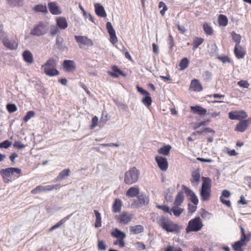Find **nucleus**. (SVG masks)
<instances>
[{"instance_id":"1","label":"nucleus","mask_w":251,"mask_h":251,"mask_svg":"<svg viewBox=\"0 0 251 251\" xmlns=\"http://www.w3.org/2000/svg\"><path fill=\"white\" fill-rule=\"evenodd\" d=\"M156 222L161 229L167 232L177 233L180 231V226L177 224L164 215L158 216Z\"/></svg>"},{"instance_id":"2","label":"nucleus","mask_w":251,"mask_h":251,"mask_svg":"<svg viewBox=\"0 0 251 251\" xmlns=\"http://www.w3.org/2000/svg\"><path fill=\"white\" fill-rule=\"evenodd\" d=\"M3 182L8 183L12 179L15 180L22 175V170L19 168L9 167L0 171Z\"/></svg>"},{"instance_id":"3","label":"nucleus","mask_w":251,"mask_h":251,"mask_svg":"<svg viewBox=\"0 0 251 251\" xmlns=\"http://www.w3.org/2000/svg\"><path fill=\"white\" fill-rule=\"evenodd\" d=\"M240 228L241 230L240 240L235 242L232 245V247L235 251H244L243 247L247 246L251 238V232L246 234L245 230L242 226H240Z\"/></svg>"},{"instance_id":"4","label":"nucleus","mask_w":251,"mask_h":251,"mask_svg":"<svg viewBox=\"0 0 251 251\" xmlns=\"http://www.w3.org/2000/svg\"><path fill=\"white\" fill-rule=\"evenodd\" d=\"M202 183L200 192L203 201H208L211 197V180L209 177H202Z\"/></svg>"},{"instance_id":"5","label":"nucleus","mask_w":251,"mask_h":251,"mask_svg":"<svg viewBox=\"0 0 251 251\" xmlns=\"http://www.w3.org/2000/svg\"><path fill=\"white\" fill-rule=\"evenodd\" d=\"M56 59L50 58L42 65V68L47 75L50 76H55L59 74V72L56 69Z\"/></svg>"},{"instance_id":"6","label":"nucleus","mask_w":251,"mask_h":251,"mask_svg":"<svg viewBox=\"0 0 251 251\" xmlns=\"http://www.w3.org/2000/svg\"><path fill=\"white\" fill-rule=\"evenodd\" d=\"M139 175V171L135 167H131L125 174L124 182L127 185L133 184L138 181Z\"/></svg>"},{"instance_id":"7","label":"nucleus","mask_w":251,"mask_h":251,"mask_svg":"<svg viewBox=\"0 0 251 251\" xmlns=\"http://www.w3.org/2000/svg\"><path fill=\"white\" fill-rule=\"evenodd\" d=\"M203 226L202 220L199 216L190 220L185 228L186 233L198 232L201 229Z\"/></svg>"},{"instance_id":"8","label":"nucleus","mask_w":251,"mask_h":251,"mask_svg":"<svg viewBox=\"0 0 251 251\" xmlns=\"http://www.w3.org/2000/svg\"><path fill=\"white\" fill-rule=\"evenodd\" d=\"M111 235L117 239L113 242L114 245H118L120 248H124L125 246L124 239L126 238V235L124 232L116 228L111 232Z\"/></svg>"},{"instance_id":"9","label":"nucleus","mask_w":251,"mask_h":251,"mask_svg":"<svg viewBox=\"0 0 251 251\" xmlns=\"http://www.w3.org/2000/svg\"><path fill=\"white\" fill-rule=\"evenodd\" d=\"M61 185L59 184L46 186L38 185L31 191V193L32 194L35 195L41 192L51 191L54 189H59L61 188Z\"/></svg>"},{"instance_id":"10","label":"nucleus","mask_w":251,"mask_h":251,"mask_svg":"<svg viewBox=\"0 0 251 251\" xmlns=\"http://www.w3.org/2000/svg\"><path fill=\"white\" fill-rule=\"evenodd\" d=\"M133 215L126 211H123L114 216L117 222L123 225H127L132 219Z\"/></svg>"},{"instance_id":"11","label":"nucleus","mask_w":251,"mask_h":251,"mask_svg":"<svg viewBox=\"0 0 251 251\" xmlns=\"http://www.w3.org/2000/svg\"><path fill=\"white\" fill-rule=\"evenodd\" d=\"M47 32L46 25L44 23L40 22L35 25L30 32V34L34 36H40Z\"/></svg>"},{"instance_id":"12","label":"nucleus","mask_w":251,"mask_h":251,"mask_svg":"<svg viewBox=\"0 0 251 251\" xmlns=\"http://www.w3.org/2000/svg\"><path fill=\"white\" fill-rule=\"evenodd\" d=\"M75 39L80 48H82L84 46L88 47L93 46V42L92 40L86 36L75 35Z\"/></svg>"},{"instance_id":"13","label":"nucleus","mask_w":251,"mask_h":251,"mask_svg":"<svg viewBox=\"0 0 251 251\" xmlns=\"http://www.w3.org/2000/svg\"><path fill=\"white\" fill-rule=\"evenodd\" d=\"M136 89L138 92H139L142 95L145 96V97L143 98L142 100L143 103H144V104L147 107H149L152 103V100L150 96V93L138 85L136 86Z\"/></svg>"},{"instance_id":"14","label":"nucleus","mask_w":251,"mask_h":251,"mask_svg":"<svg viewBox=\"0 0 251 251\" xmlns=\"http://www.w3.org/2000/svg\"><path fill=\"white\" fill-rule=\"evenodd\" d=\"M228 117L230 120H242L248 117L247 113L244 110H236L229 112Z\"/></svg>"},{"instance_id":"15","label":"nucleus","mask_w":251,"mask_h":251,"mask_svg":"<svg viewBox=\"0 0 251 251\" xmlns=\"http://www.w3.org/2000/svg\"><path fill=\"white\" fill-rule=\"evenodd\" d=\"M251 124V117L247 119H243L240 121V122L236 125L234 130L237 132H243L245 131L248 127Z\"/></svg>"},{"instance_id":"16","label":"nucleus","mask_w":251,"mask_h":251,"mask_svg":"<svg viewBox=\"0 0 251 251\" xmlns=\"http://www.w3.org/2000/svg\"><path fill=\"white\" fill-rule=\"evenodd\" d=\"M155 160L161 171H166L168 169L169 164L166 157L157 155L155 157Z\"/></svg>"},{"instance_id":"17","label":"nucleus","mask_w":251,"mask_h":251,"mask_svg":"<svg viewBox=\"0 0 251 251\" xmlns=\"http://www.w3.org/2000/svg\"><path fill=\"white\" fill-rule=\"evenodd\" d=\"M106 29L110 36L109 41L112 44L117 43L118 39L116 35V32L111 23L108 22L106 23Z\"/></svg>"},{"instance_id":"18","label":"nucleus","mask_w":251,"mask_h":251,"mask_svg":"<svg viewBox=\"0 0 251 251\" xmlns=\"http://www.w3.org/2000/svg\"><path fill=\"white\" fill-rule=\"evenodd\" d=\"M233 52L237 59H243L246 54V49L240 45H235Z\"/></svg>"},{"instance_id":"19","label":"nucleus","mask_w":251,"mask_h":251,"mask_svg":"<svg viewBox=\"0 0 251 251\" xmlns=\"http://www.w3.org/2000/svg\"><path fill=\"white\" fill-rule=\"evenodd\" d=\"M62 67L65 72L69 73L75 71L76 69L75 61L71 60H64L63 62Z\"/></svg>"},{"instance_id":"20","label":"nucleus","mask_w":251,"mask_h":251,"mask_svg":"<svg viewBox=\"0 0 251 251\" xmlns=\"http://www.w3.org/2000/svg\"><path fill=\"white\" fill-rule=\"evenodd\" d=\"M183 188L186 196L190 197L191 201L193 204L197 205L199 200L196 194L190 189L184 185H183Z\"/></svg>"},{"instance_id":"21","label":"nucleus","mask_w":251,"mask_h":251,"mask_svg":"<svg viewBox=\"0 0 251 251\" xmlns=\"http://www.w3.org/2000/svg\"><path fill=\"white\" fill-rule=\"evenodd\" d=\"M48 8L50 12L52 15H60L62 13V11L58 5V3L56 1L49 2Z\"/></svg>"},{"instance_id":"22","label":"nucleus","mask_w":251,"mask_h":251,"mask_svg":"<svg viewBox=\"0 0 251 251\" xmlns=\"http://www.w3.org/2000/svg\"><path fill=\"white\" fill-rule=\"evenodd\" d=\"M230 196V193L227 190H224L222 192V195L220 198L221 202L228 207H230L231 202L229 200H226L224 198H228Z\"/></svg>"},{"instance_id":"23","label":"nucleus","mask_w":251,"mask_h":251,"mask_svg":"<svg viewBox=\"0 0 251 251\" xmlns=\"http://www.w3.org/2000/svg\"><path fill=\"white\" fill-rule=\"evenodd\" d=\"M190 111L193 114H198L200 116L205 115L207 113L206 109L200 105L191 106Z\"/></svg>"},{"instance_id":"24","label":"nucleus","mask_w":251,"mask_h":251,"mask_svg":"<svg viewBox=\"0 0 251 251\" xmlns=\"http://www.w3.org/2000/svg\"><path fill=\"white\" fill-rule=\"evenodd\" d=\"M2 43L7 49L10 50H15L17 48L18 44L15 41H9L7 38L2 39Z\"/></svg>"},{"instance_id":"25","label":"nucleus","mask_w":251,"mask_h":251,"mask_svg":"<svg viewBox=\"0 0 251 251\" xmlns=\"http://www.w3.org/2000/svg\"><path fill=\"white\" fill-rule=\"evenodd\" d=\"M201 179V175L200 173L197 171H194L192 173V177L190 179L191 184L194 186H197Z\"/></svg>"},{"instance_id":"26","label":"nucleus","mask_w":251,"mask_h":251,"mask_svg":"<svg viewBox=\"0 0 251 251\" xmlns=\"http://www.w3.org/2000/svg\"><path fill=\"white\" fill-rule=\"evenodd\" d=\"M123 203L122 201L118 198L116 199L112 204V210L114 213H119L121 212Z\"/></svg>"},{"instance_id":"27","label":"nucleus","mask_w":251,"mask_h":251,"mask_svg":"<svg viewBox=\"0 0 251 251\" xmlns=\"http://www.w3.org/2000/svg\"><path fill=\"white\" fill-rule=\"evenodd\" d=\"M140 189L138 186H135L129 188L126 192V196L129 198H133L139 194Z\"/></svg>"},{"instance_id":"28","label":"nucleus","mask_w":251,"mask_h":251,"mask_svg":"<svg viewBox=\"0 0 251 251\" xmlns=\"http://www.w3.org/2000/svg\"><path fill=\"white\" fill-rule=\"evenodd\" d=\"M57 26L61 29H65L68 26L66 19L63 17H59L56 19Z\"/></svg>"},{"instance_id":"29","label":"nucleus","mask_w":251,"mask_h":251,"mask_svg":"<svg viewBox=\"0 0 251 251\" xmlns=\"http://www.w3.org/2000/svg\"><path fill=\"white\" fill-rule=\"evenodd\" d=\"M190 89L193 91L200 92L202 90V87L198 79H193L190 84Z\"/></svg>"},{"instance_id":"30","label":"nucleus","mask_w":251,"mask_h":251,"mask_svg":"<svg viewBox=\"0 0 251 251\" xmlns=\"http://www.w3.org/2000/svg\"><path fill=\"white\" fill-rule=\"evenodd\" d=\"M112 71L110 72L113 77H119L120 76H126L125 72L121 70L117 66H113L111 68Z\"/></svg>"},{"instance_id":"31","label":"nucleus","mask_w":251,"mask_h":251,"mask_svg":"<svg viewBox=\"0 0 251 251\" xmlns=\"http://www.w3.org/2000/svg\"><path fill=\"white\" fill-rule=\"evenodd\" d=\"M95 12L96 14L100 17H105L106 13L103 7L99 3H96L94 5Z\"/></svg>"},{"instance_id":"32","label":"nucleus","mask_w":251,"mask_h":251,"mask_svg":"<svg viewBox=\"0 0 251 251\" xmlns=\"http://www.w3.org/2000/svg\"><path fill=\"white\" fill-rule=\"evenodd\" d=\"M23 57L25 61L28 64H32L34 62L33 56L29 50H25L23 53Z\"/></svg>"},{"instance_id":"33","label":"nucleus","mask_w":251,"mask_h":251,"mask_svg":"<svg viewBox=\"0 0 251 251\" xmlns=\"http://www.w3.org/2000/svg\"><path fill=\"white\" fill-rule=\"evenodd\" d=\"M71 174V171L69 169H65L61 171L55 178V181H59L65 179Z\"/></svg>"},{"instance_id":"34","label":"nucleus","mask_w":251,"mask_h":251,"mask_svg":"<svg viewBox=\"0 0 251 251\" xmlns=\"http://www.w3.org/2000/svg\"><path fill=\"white\" fill-rule=\"evenodd\" d=\"M129 231L131 234H137L144 231V227L143 226L138 225L129 227Z\"/></svg>"},{"instance_id":"35","label":"nucleus","mask_w":251,"mask_h":251,"mask_svg":"<svg viewBox=\"0 0 251 251\" xmlns=\"http://www.w3.org/2000/svg\"><path fill=\"white\" fill-rule=\"evenodd\" d=\"M184 199V196L182 192H179L176 195L175 201L174 202V205L175 206L178 207L183 202Z\"/></svg>"},{"instance_id":"36","label":"nucleus","mask_w":251,"mask_h":251,"mask_svg":"<svg viewBox=\"0 0 251 251\" xmlns=\"http://www.w3.org/2000/svg\"><path fill=\"white\" fill-rule=\"evenodd\" d=\"M204 42V39L201 37H196L193 39L191 45L192 50H195Z\"/></svg>"},{"instance_id":"37","label":"nucleus","mask_w":251,"mask_h":251,"mask_svg":"<svg viewBox=\"0 0 251 251\" xmlns=\"http://www.w3.org/2000/svg\"><path fill=\"white\" fill-rule=\"evenodd\" d=\"M228 19L227 17L223 14H220L218 17V23L220 26L225 27L228 24Z\"/></svg>"},{"instance_id":"38","label":"nucleus","mask_w":251,"mask_h":251,"mask_svg":"<svg viewBox=\"0 0 251 251\" xmlns=\"http://www.w3.org/2000/svg\"><path fill=\"white\" fill-rule=\"evenodd\" d=\"M145 201L142 196H138L137 199L135 200L131 204V206L135 207H140L145 204Z\"/></svg>"},{"instance_id":"39","label":"nucleus","mask_w":251,"mask_h":251,"mask_svg":"<svg viewBox=\"0 0 251 251\" xmlns=\"http://www.w3.org/2000/svg\"><path fill=\"white\" fill-rule=\"evenodd\" d=\"M33 10L36 12H41L44 14L48 13L46 5L42 4L36 5L33 8Z\"/></svg>"},{"instance_id":"40","label":"nucleus","mask_w":251,"mask_h":251,"mask_svg":"<svg viewBox=\"0 0 251 251\" xmlns=\"http://www.w3.org/2000/svg\"><path fill=\"white\" fill-rule=\"evenodd\" d=\"M171 148L172 147L170 145H165L159 149L157 151L159 154H163L164 155H168L170 154Z\"/></svg>"},{"instance_id":"41","label":"nucleus","mask_w":251,"mask_h":251,"mask_svg":"<svg viewBox=\"0 0 251 251\" xmlns=\"http://www.w3.org/2000/svg\"><path fill=\"white\" fill-rule=\"evenodd\" d=\"M202 27L206 35H212L213 34V29L209 24L207 23H203Z\"/></svg>"},{"instance_id":"42","label":"nucleus","mask_w":251,"mask_h":251,"mask_svg":"<svg viewBox=\"0 0 251 251\" xmlns=\"http://www.w3.org/2000/svg\"><path fill=\"white\" fill-rule=\"evenodd\" d=\"M94 212L96 218L95 226L96 227H100L101 226V217L100 213L96 210H94Z\"/></svg>"},{"instance_id":"43","label":"nucleus","mask_w":251,"mask_h":251,"mask_svg":"<svg viewBox=\"0 0 251 251\" xmlns=\"http://www.w3.org/2000/svg\"><path fill=\"white\" fill-rule=\"evenodd\" d=\"M233 41L235 42V45H240L242 38L240 34H237L235 31H232L231 33Z\"/></svg>"},{"instance_id":"44","label":"nucleus","mask_w":251,"mask_h":251,"mask_svg":"<svg viewBox=\"0 0 251 251\" xmlns=\"http://www.w3.org/2000/svg\"><path fill=\"white\" fill-rule=\"evenodd\" d=\"M183 209L178 208V207L174 206L171 209V212H173L174 215L176 217H179L183 212Z\"/></svg>"},{"instance_id":"45","label":"nucleus","mask_w":251,"mask_h":251,"mask_svg":"<svg viewBox=\"0 0 251 251\" xmlns=\"http://www.w3.org/2000/svg\"><path fill=\"white\" fill-rule=\"evenodd\" d=\"M7 3L10 6H19L23 4L22 0H6Z\"/></svg>"},{"instance_id":"46","label":"nucleus","mask_w":251,"mask_h":251,"mask_svg":"<svg viewBox=\"0 0 251 251\" xmlns=\"http://www.w3.org/2000/svg\"><path fill=\"white\" fill-rule=\"evenodd\" d=\"M189 63V61L188 58L184 57L180 61L179 66L181 70H184L188 67Z\"/></svg>"},{"instance_id":"47","label":"nucleus","mask_w":251,"mask_h":251,"mask_svg":"<svg viewBox=\"0 0 251 251\" xmlns=\"http://www.w3.org/2000/svg\"><path fill=\"white\" fill-rule=\"evenodd\" d=\"M158 7L159 8H163V9L160 10V14L163 16L165 15L166 11L168 10V8L166 4L163 1H160L159 3Z\"/></svg>"},{"instance_id":"48","label":"nucleus","mask_w":251,"mask_h":251,"mask_svg":"<svg viewBox=\"0 0 251 251\" xmlns=\"http://www.w3.org/2000/svg\"><path fill=\"white\" fill-rule=\"evenodd\" d=\"M98 249L100 251H104L106 249V246L103 240H99L98 241Z\"/></svg>"},{"instance_id":"49","label":"nucleus","mask_w":251,"mask_h":251,"mask_svg":"<svg viewBox=\"0 0 251 251\" xmlns=\"http://www.w3.org/2000/svg\"><path fill=\"white\" fill-rule=\"evenodd\" d=\"M71 216V214L69 215L66 216L65 217H64V218H63L62 219H61L60 221H59L56 224L54 225L55 226V228H57L59 227L60 226H61V225H62L63 224H64L68 220H69L70 219Z\"/></svg>"},{"instance_id":"50","label":"nucleus","mask_w":251,"mask_h":251,"mask_svg":"<svg viewBox=\"0 0 251 251\" xmlns=\"http://www.w3.org/2000/svg\"><path fill=\"white\" fill-rule=\"evenodd\" d=\"M6 108L9 113H13L17 110V107L15 104L8 103L6 105Z\"/></svg>"},{"instance_id":"51","label":"nucleus","mask_w":251,"mask_h":251,"mask_svg":"<svg viewBox=\"0 0 251 251\" xmlns=\"http://www.w3.org/2000/svg\"><path fill=\"white\" fill-rule=\"evenodd\" d=\"M156 207L158 209H161L165 213H168L170 215H172L171 209H170L169 207L166 205H156Z\"/></svg>"},{"instance_id":"52","label":"nucleus","mask_w":251,"mask_h":251,"mask_svg":"<svg viewBox=\"0 0 251 251\" xmlns=\"http://www.w3.org/2000/svg\"><path fill=\"white\" fill-rule=\"evenodd\" d=\"M35 112L33 111H29L24 117L23 120L25 123L27 122L31 118L34 117Z\"/></svg>"},{"instance_id":"53","label":"nucleus","mask_w":251,"mask_h":251,"mask_svg":"<svg viewBox=\"0 0 251 251\" xmlns=\"http://www.w3.org/2000/svg\"><path fill=\"white\" fill-rule=\"evenodd\" d=\"M218 58L219 60H220L223 63H226V62H228L229 63H232L231 59L229 57H228L227 56H226V55L218 56Z\"/></svg>"},{"instance_id":"54","label":"nucleus","mask_w":251,"mask_h":251,"mask_svg":"<svg viewBox=\"0 0 251 251\" xmlns=\"http://www.w3.org/2000/svg\"><path fill=\"white\" fill-rule=\"evenodd\" d=\"M50 34L53 36H55L56 34H57L59 32V29L58 27L56 25H52L50 26Z\"/></svg>"},{"instance_id":"55","label":"nucleus","mask_w":251,"mask_h":251,"mask_svg":"<svg viewBox=\"0 0 251 251\" xmlns=\"http://www.w3.org/2000/svg\"><path fill=\"white\" fill-rule=\"evenodd\" d=\"M12 143L9 140H5L3 142L0 143V148L8 149L11 146Z\"/></svg>"},{"instance_id":"56","label":"nucleus","mask_w":251,"mask_h":251,"mask_svg":"<svg viewBox=\"0 0 251 251\" xmlns=\"http://www.w3.org/2000/svg\"><path fill=\"white\" fill-rule=\"evenodd\" d=\"M63 39L62 37H57L56 39V45L59 49H63Z\"/></svg>"},{"instance_id":"57","label":"nucleus","mask_w":251,"mask_h":251,"mask_svg":"<svg viewBox=\"0 0 251 251\" xmlns=\"http://www.w3.org/2000/svg\"><path fill=\"white\" fill-rule=\"evenodd\" d=\"M98 118L96 116H95L92 118L90 128L92 129L94 128H95L98 125Z\"/></svg>"},{"instance_id":"58","label":"nucleus","mask_w":251,"mask_h":251,"mask_svg":"<svg viewBox=\"0 0 251 251\" xmlns=\"http://www.w3.org/2000/svg\"><path fill=\"white\" fill-rule=\"evenodd\" d=\"M238 84L241 87L248 88L250 84L248 82L245 80H241L238 82Z\"/></svg>"},{"instance_id":"59","label":"nucleus","mask_w":251,"mask_h":251,"mask_svg":"<svg viewBox=\"0 0 251 251\" xmlns=\"http://www.w3.org/2000/svg\"><path fill=\"white\" fill-rule=\"evenodd\" d=\"M13 146L18 149H23L25 147V145L23 144L20 141H15L13 144Z\"/></svg>"},{"instance_id":"60","label":"nucleus","mask_w":251,"mask_h":251,"mask_svg":"<svg viewBox=\"0 0 251 251\" xmlns=\"http://www.w3.org/2000/svg\"><path fill=\"white\" fill-rule=\"evenodd\" d=\"M18 154L15 153H12L9 156V159L11 161V164L14 165L15 163V159L16 158L18 157Z\"/></svg>"},{"instance_id":"61","label":"nucleus","mask_w":251,"mask_h":251,"mask_svg":"<svg viewBox=\"0 0 251 251\" xmlns=\"http://www.w3.org/2000/svg\"><path fill=\"white\" fill-rule=\"evenodd\" d=\"M197 210V205H192L190 204H188V210L191 213L195 212Z\"/></svg>"},{"instance_id":"62","label":"nucleus","mask_w":251,"mask_h":251,"mask_svg":"<svg viewBox=\"0 0 251 251\" xmlns=\"http://www.w3.org/2000/svg\"><path fill=\"white\" fill-rule=\"evenodd\" d=\"M169 38V44L170 46L171 49H172L175 46L173 37L172 35L170 34Z\"/></svg>"},{"instance_id":"63","label":"nucleus","mask_w":251,"mask_h":251,"mask_svg":"<svg viewBox=\"0 0 251 251\" xmlns=\"http://www.w3.org/2000/svg\"><path fill=\"white\" fill-rule=\"evenodd\" d=\"M177 28L181 33H184L186 31V29L185 27L184 26H181L179 24L177 25Z\"/></svg>"},{"instance_id":"64","label":"nucleus","mask_w":251,"mask_h":251,"mask_svg":"<svg viewBox=\"0 0 251 251\" xmlns=\"http://www.w3.org/2000/svg\"><path fill=\"white\" fill-rule=\"evenodd\" d=\"M197 159L201 162H202L211 163L212 162V160L210 158L205 159V158H203L198 157V158H197Z\"/></svg>"}]
</instances>
